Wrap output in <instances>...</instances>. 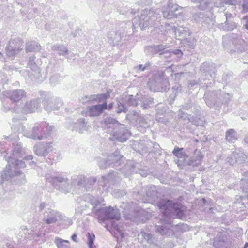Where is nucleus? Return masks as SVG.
Returning <instances> with one entry per match:
<instances>
[{
  "mask_svg": "<svg viewBox=\"0 0 248 248\" xmlns=\"http://www.w3.org/2000/svg\"><path fill=\"white\" fill-rule=\"evenodd\" d=\"M150 50L152 51L154 53H159V55H163L164 54H169V51L167 49L165 46L162 45L154 46L149 47Z\"/></svg>",
  "mask_w": 248,
  "mask_h": 248,
  "instance_id": "72a5a7b5",
  "label": "nucleus"
},
{
  "mask_svg": "<svg viewBox=\"0 0 248 248\" xmlns=\"http://www.w3.org/2000/svg\"><path fill=\"white\" fill-rule=\"evenodd\" d=\"M124 102L127 106H137L138 105V101L132 95H126L124 98Z\"/></svg>",
  "mask_w": 248,
  "mask_h": 248,
  "instance_id": "a19ab883",
  "label": "nucleus"
},
{
  "mask_svg": "<svg viewBox=\"0 0 248 248\" xmlns=\"http://www.w3.org/2000/svg\"><path fill=\"white\" fill-rule=\"evenodd\" d=\"M63 216L59 212L51 208H47L44 214L43 221L50 224L59 220H62Z\"/></svg>",
  "mask_w": 248,
  "mask_h": 248,
  "instance_id": "dca6fc26",
  "label": "nucleus"
},
{
  "mask_svg": "<svg viewBox=\"0 0 248 248\" xmlns=\"http://www.w3.org/2000/svg\"><path fill=\"white\" fill-rule=\"evenodd\" d=\"M41 49L40 44L34 41H29L26 44V50L27 52H37Z\"/></svg>",
  "mask_w": 248,
  "mask_h": 248,
  "instance_id": "7c9ffc66",
  "label": "nucleus"
},
{
  "mask_svg": "<svg viewBox=\"0 0 248 248\" xmlns=\"http://www.w3.org/2000/svg\"><path fill=\"white\" fill-rule=\"evenodd\" d=\"M52 142H39L33 147L34 152L39 156H46L52 151Z\"/></svg>",
  "mask_w": 248,
  "mask_h": 248,
  "instance_id": "6ab92c4d",
  "label": "nucleus"
},
{
  "mask_svg": "<svg viewBox=\"0 0 248 248\" xmlns=\"http://www.w3.org/2000/svg\"><path fill=\"white\" fill-rule=\"evenodd\" d=\"M92 210L94 217L100 221L114 219L118 220L120 218L119 210L111 206L102 207L98 209H95L94 207Z\"/></svg>",
  "mask_w": 248,
  "mask_h": 248,
  "instance_id": "6e6552de",
  "label": "nucleus"
},
{
  "mask_svg": "<svg viewBox=\"0 0 248 248\" xmlns=\"http://www.w3.org/2000/svg\"><path fill=\"white\" fill-rule=\"evenodd\" d=\"M89 125L83 118L79 119L74 124L72 130H75L80 133L88 131Z\"/></svg>",
  "mask_w": 248,
  "mask_h": 248,
  "instance_id": "bb28decb",
  "label": "nucleus"
},
{
  "mask_svg": "<svg viewBox=\"0 0 248 248\" xmlns=\"http://www.w3.org/2000/svg\"><path fill=\"white\" fill-rule=\"evenodd\" d=\"M9 77L6 76L3 72H0V98L2 95V91L5 90V85L9 83Z\"/></svg>",
  "mask_w": 248,
  "mask_h": 248,
  "instance_id": "473e14b6",
  "label": "nucleus"
},
{
  "mask_svg": "<svg viewBox=\"0 0 248 248\" xmlns=\"http://www.w3.org/2000/svg\"><path fill=\"white\" fill-rule=\"evenodd\" d=\"M15 175L17 177H13L11 182H15L19 185L25 184L26 182L25 175L18 170H16Z\"/></svg>",
  "mask_w": 248,
  "mask_h": 248,
  "instance_id": "2f4dec72",
  "label": "nucleus"
},
{
  "mask_svg": "<svg viewBox=\"0 0 248 248\" xmlns=\"http://www.w3.org/2000/svg\"><path fill=\"white\" fill-rule=\"evenodd\" d=\"M172 30L177 37H182V38L185 37L188 31L187 28L183 27L179 28H174V29H172Z\"/></svg>",
  "mask_w": 248,
  "mask_h": 248,
  "instance_id": "c03bdc74",
  "label": "nucleus"
},
{
  "mask_svg": "<svg viewBox=\"0 0 248 248\" xmlns=\"http://www.w3.org/2000/svg\"><path fill=\"white\" fill-rule=\"evenodd\" d=\"M132 114L133 115L132 119L135 120L139 130L141 132H144L145 129L148 128L150 126V120L149 116L139 114L135 111H133Z\"/></svg>",
  "mask_w": 248,
  "mask_h": 248,
  "instance_id": "2eb2a0df",
  "label": "nucleus"
},
{
  "mask_svg": "<svg viewBox=\"0 0 248 248\" xmlns=\"http://www.w3.org/2000/svg\"><path fill=\"white\" fill-rule=\"evenodd\" d=\"M5 159L7 161L8 164L1 172L0 175L1 184L5 181H11L13 177H16L15 173L17 169L24 168L26 166L25 162L22 160H15V161H14L13 158L11 157H8Z\"/></svg>",
  "mask_w": 248,
  "mask_h": 248,
  "instance_id": "423d86ee",
  "label": "nucleus"
},
{
  "mask_svg": "<svg viewBox=\"0 0 248 248\" xmlns=\"http://www.w3.org/2000/svg\"><path fill=\"white\" fill-rule=\"evenodd\" d=\"M133 196L134 199L142 203H151L153 204L157 199V192L151 187L142 188L140 191H137L135 189L133 192Z\"/></svg>",
  "mask_w": 248,
  "mask_h": 248,
  "instance_id": "9b49d317",
  "label": "nucleus"
},
{
  "mask_svg": "<svg viewBox=\"0 0 248 248\" xmlns=\"http://www.w3.org/2000/svg\"><path fill=\"white\" fill-rule=\"evenodd\" d=\"M224 24L223 29L226 31H232L236 28L237 26L236 23L234 22L229 23L227 21H226Z\"/></svg>",
  "mask_w": 248,
  "mask_h": 248,
  "instance_id": "09e8293b",
  "label": "nucleus"
},
{
  "mask_svg": "<svg viewBox=\"0 0 248 248\" xmlns=\"http://www.w3.org/2000/svg\"><path fill=\"white\" fill-rule=\"evenodd\" d=\"M105 108H107V102L102 104L93 105L88 107L87 114L90 116H98L102 113Z\"/></svg>",
  "mask_w": 248,
  "mask_h": 248,
  "instance_id": "393cba45",
  "label": "nucleus"
},
{
  "mask_svg": "<svg viewBox=\"0 0 248 248\" xmlns=\"http://www.w3.org/2000/svg\"><path fill=\"white\" fill-rule=\"evenodd\" d=\"M141 3L144 5H149L152 3V0H141Z\"/></svg>",
  "mask_w": 248,
  "mask_h": 248,
  "instance_id": "69168bd1",
  "label": "nucleus"
},
{
  "mask_svg": "<svg viewBox=\"0 0 248 248\" xmlns=\"http://www.w3.org/2000/svg\"><path fill=\"white\" fill-rule=\"evenodd\" d=\"M29 72V78L32 81L36 82H42L46 78V70H44L43 71L39 67L37 68H34Z\"/></svg>",
  "mask_w": 248,
  "mask_h": 248,
  "instance_id": "5701e85b",
  "label": "nucleus"
},
{
  "mask_svg": "<svg viewBox=\"0 0 248 248\" xmlns=\"http://www.w3.org/2000/svg\"><path fill=\"white\" fill-rule=\"evenodd\" d=\"M46 206V203L45 202H41L40 203L39 208L40 211L43 210Z\"/></svg>",
  "mask_w": 248,
  "mask_h": 248,
  "instance_id": "774afa93",
  "label": "nucleus"
},
{
  "mask_svg": "<svg viewBox=\"0 0 248 248\" xmlns=\"http://www.w3.org/2000/svg\"><path fill=\"white\" fill-rule=\"evenodd\" d=\"M244 158V155L242 153L233 152L230 156L227 158V161L230 165H233L238 162L242 161Z\"/></svg>",
  "mask_w": 248,
  "mask_h": 248,
  "instance_id": "c756f323",
  "label": "nucleus"
},
{
  "mask_svg": "<svg viewBox=\"0 0 248 248\" xmlns=\"http://www.w3.org/2000/svg\"><path fill=\"white\" fill-rule=\"evenodd\" d=\"M191 122L195 125L202 126L204 124V120L203 118L191 117Z\"/></svg>",
  "mask_w": 248,
  "mask_h": 248,
  "instance_id": "603ef678",
  "label": "nucleus"
},
{
  "mask_svg": "<svg viewBox=\"0 0 248 248\" xmlns=\"http://www.w3.org/2000/svg\"><path fill=\"white\" fill-rule=\"evenodd\" d=\"M127 111L128 108L125 104H123L120 102H117V109L116 110L117 113H120L121 112L126 113Z\"/></svg>",
  "mask_w": 248,
  "mask_h": 248,
  "instance_id": "3c124183",
  "label": "nucleus"
},
{
  "mask_svg": "<svg viewBox=\"0 0 248 248\" xmlns=\"http://www.w3.org/2000/svg\"><path fill=\"white\" fill-rule=\"evenodd\" d=\"M140 235L142 237H143L145 240H147V242L149 244L154 243V239L153 237V235L151 233H146L143 231H141L140 232Z\"/></svg>",
  "mask_w": 248,
  "mask_h": 248,
  "instance_id": "5fc2aeb1",
  "label": "nucleus"
},
{
  "mask_svg": "<svg viewBox=\"0 0 248 248\" xmlns=\"http://www.w3.org/2000/svg\"><path fill=\"white\" fill-rule=\"evenodd\" d=\"M119 176L116 172L113 171L108 173L107 176H102L99 179L98 182L102 185L103 187H109L110 185H113L117 181H119Z\"/></svg>",
  "mask_w": 248,
  "mask_h": 248,
  "instance_id": "412c9836",
  "label": "nucleus"
},
{
  "mask_svg": "<svg viewBox=\"0 0 248 248\" xmlns=\"http://www.w3.org/2000/svg\"><path fill=\"white\" fill-rule=\"evenodd\" d=\"M88 245L89 248H95L94 245V241L95 239V235L93 233H88Z\"/></svg>",
  "mask_w": 248,
  "mask_h": 248,
  "instance_id": "864d4df0",
  "label": "nucleus"
},
{
  "mask_svg": "<svg viewBox=\"0 0 248 248\" xmlns=\"http://www.w3.org/2000/svg\"><path fill=\"white\" fill-rule=\"evenodd\" d=\"M158 206L162 213V218L158 224L155 226L156 231L162 235L167 236L174 234L170 220V213L180 218L184 216L186 207L177 200H162L158 202Z\"/></svg>",
  "mask_w": 248,
  "mask_h": 248,
  "instance_id": "f257e3e1",
  "label": "nucleus"
},
{
  "mask_svg": "<svg viewBox=\"0 0 248 248\" xmlns=\"http://www.w3.org/2000/svg\"><path fill=\"white\" fill-rule=\"evenodd\" d=\"M51 49L54 51H57L59 55L65 56L69 52V50L64 46L60 44L53 45Z\"/></svg>",
  "mask_w": 248,
  "mask_h": 248,
  "instance_id": "f704fd0d",
  "label": "nucleus"
},
{
  "mask_svg": "<svg viewBox=\"0 0 248 248\" xmlns=\"http://www.w3.org/2000/svg\"><path fill=\"white\" fill-rule=\"evenodd\" d=\"M172 73L170 67L164 71H158L149 79V86L151 90L157 92H166L170 88V83L166 73Z\"/></svg>",
  "mask_w": 248,
  "mask_h": 248,
  "instance_id": "39448f33",
  "label": "nucleus"
},
{
  "mask_svg": "<svg viewBox=\"0 0 248 248\" xmlns=\"http://www.w3.org/2000/svg\"><path fill=\"white\" fill-rule=\"evenodd\" d=\"M140 101L142 102V105L143 108L146 109L153 103V98L151 97H142Z\"/></svg>",
  "mask_w": 248,
  "mask_h": 248,
  "instance_id": "de8ad7c7",
  "label": "nucleus"
},
{
  "mask_svg": "<svg viewBox=\"0 0 248 248\" xmlns=\"http://www.w3.org/2000/svg\"><path fill=\"white\" fill-rule=\"evenodd\" d=\"M233 37V33L223 36L222 44L224 48H229L232 46Z\"/></svg>",
  "mask_w": 248,
  "mask_h": 248,
  "instance_id": "4c0bfd02",
  "label": "nucleus"
},
{
  "mask_svg": "<svg viewBox=\"0 0 248 248\" xmlns=\"http://www.w3.org/2000/svg\"><path fill=\"white\" fill-rule=\"evenodd\" d=\"M179 9H182V7L177 4L173 3L171 0H169L166 9L162 11L163 16L165 18L168 19L177 18L178 15L181 13V12L176 13Z\"/></svg>",
  "mask_w": 248,
  "mask_h": 248,
  "instance_id": "f3484780",
  "label": "nucleus"
},
{
  "mask_svg": "<svg viewBox=\"0 0 248 248\" xmlns=\"http://www.w3.org/2000/svg\"><path fill=\"white\" fill-rule=\"evenodd\" d=\"M62 79V78L59 74H54L50 77L49 83L51 86H55L60 82Z\"/></svg>",
  "mask_w": 248,
  "mask_h": 248,
  "instance_id": "49530a36",
  "label": "nucleus"
},
{
  "mask_svg": "<svg viewBox=\"0 0 248 248\" xmlns=\"http://www.w3.org/2000/svg\"><path fill=\"white\" fill-rule=\"evenodd\" d=\"M54 129L53 126H49L47 123V127H45L46 133L47 134V137L49 135L50 133Z\"/></svg>",
  "mask_w": 248,
  "mask_h": 248,
  "instance_id": "052dcab7",
  "label": "nucleus"
},
{
  "mask_svg": "<svg viewBox=\"0 0 248 248\" xmlns=\"http://www.w3.org/2000/svg\"><path fill=\"white\" fill-rule=\"evenodd\" d=\"M226 139L229 142H234L236 140L235 132L232 129H230L226 132Z\"/></svg>",
  "mask_w": 248,
  "mask_h": 248,
  "instance_id": "a18cd8bd",
  "label": "nucleus"
},
{
  "mask_svg": "<svg viewBox=\"0 0 248 248\" xmlns=\"http://www.w3.org/2000/svg\"><path fill=\"white\" fill-rule=\"evenodd\" d=\"M173 93L176 95L177 94L181 92L182 90V87L180 85L177 84L174 85L172 88Z\"/></svg>",
  "mask_w": 248,
  "mask_h": 248,
  "instance_id": "bf43d9fd",
  "label": "nucleus"
},
{
  "mask_svg": "<svg viewBox=\"0 0 248 248\" xmlns=\"http://www.w3.org/2000/svg\"><path fill=\"white\" fill-rule=\"evenodd\" d=\"M213 246L216 248H227V242L226 237L219 233L214 239Z\"/></svg>",
  "mask_w": 248,
  "mask_h": 248,
  "instance_id": "cd10ccee",
  "label": "nucleus"
},
{
  "mask_svg": "<svg viewBox=\"0 0 248 248\" xmlns=\"http://www.w3.org/2000/svg\"><path fill=\"white\" fill-rule=\"evenodd\" d=\"M203 14H202L201 12L199 13H195L194 15H193V18L194 20L197 22L200 21V18H202L201 16Z\"/></svg>",
  "mask_w": 248,
  "mask_h": 248,
  "instance_id": "680f3d73",
  "label": "nucleus"
},
{
  "mask_svg": "<svg viewBox=\"0 0 248 248\" xmlns=\"http://www.w3.org/2000/svg\"><path fill=\"white\" fill-rule=\"evenodd\" d=\"M192 2L196 4V7L202 10L205 9L209 4L207 0H192Z\"/></svg>",
  "mask_w": 248,
  "mask_h": 248,
  "instance_id": "37998d69",
  "label": "nucleus"
},
{
  "mask_svg": "<svg viewBox=\"0 0 248 248\" xmlns=\"http://www.w3.org/2000/svg\"><path fill=\"white\" fill-rule=\"evenodd\" d=\"M200 70L205 78L209 80L214 81L216 75V66L212 62H205L202 63L200 67Z\"/></svg>",
  "mask_w": 248,
  "mask_h": 248,
  "instance_id": "a211bd4d",
  "label": "nucleus"
},
{
  "mask_svg": "<svg viewBox=\"0 0 248 248\" xmlns=\"http://www.w3.org/2000/svg\"><path fill=\"white\" fill-rule=\"evenodd\" d=\"M230 94L222 92L220 90L216 91H206L204 93L206 104L210 107H213L215 104L227 103L229 100Z\"/></svg>",
  "mask_w": 248,
  "mask_h": 248,
  "instance_id": "0eeeda50",
  "label": "nucleus"
},
{
  "mask_svg": "<svg viewBox=\"0 0 248 248\" xmlns=\"http://www.w3.org/2000/svg\"><path fill=\"white\" fill-rule=\"evenodd\" d=\"M122 157V155L120 154V151L116 150L113 154L108 156L106 160H100L98 164L100 167L102 169L110 166L112 167H117L120 164L121 159Z\"/></svg>",
  "mask_w": 248,
  "mask_h": 248,
  "instance_id": "ddd939ff",
  "label": "nucleus"
},
{
  "mask_svg": "<svg viewBox=\"0 0 248 248\" xmlns=\"http://www.w3.org/2000/svg\"><path fill=\"white\" fill-rule=\"evenodd\" d=\"M28 231L25 226H22L21 228V231L19 232V234L17 235V238L21 240L22 238L25 239L26 238H30L29 236H27L26 232Z\"/></svg>",
  "mask_w": 248,
  "mask_h": 248,
  "instance_id": "6e6d98bb",
  "label": "nucleus"
},
{
  "mask_svg": "<svg viewBox=\"0 0 248 248\" xmlns=\"http://www.w3.org/2000/svg\"><path fill=\"white\" fill-rule=\"evenodd\" d=\"M87 198H88V202L92 205H94L93 207H94L95 209L96 206L102 204L104 202V199L102 198H96L89 194L87 196Z\"/></svg>",
  "mask_w": 248,
  "mask_h": 248,
  "instance_id": "79ce46f5",
  "label": "nucleus"
},
{
  "mask_svg": "<svg viewBox=\"0 0 248 248\" xmlns=\"http://www.w3.org/2000/svg\"><path fill=\"white\" fill-rule=\"evenodd\" d=\"M159 18H160V15L156 11L148 10L146 8L141 10L140 12H138L137 15L133 18L132 22L134 28L139 27L143 30L148 26H154L156 23L155 22Z\"/></svg>",
  "mask_w": 248,
  "mask_h": 248,
  "instance_id": "20e7f679",
  "label": "nucleus"
},
{
  "mask_svg": "<svg viewBox=\"0 0 248 248\" xmlns=\"http://www.w3.org/2000/svg\"><path fill=\"white\" fill-rule=\"evenodd\" d=\"M109 97V93H102L90 96L89 101H95L96 102H106V100Z\"/></svg>",
  "mask_w": 248,
  "mask_h": 248,
  "instance_id": "c9c22d12",
  "label": "nucleus"
},
{
  "mask_svg": "<svg viewBox=\"0 0 248 248\" xmlns=\"http://www.w3.org/2000/svg\"><path fill=\"white\" fill-rule=\"evenodd\" d=\"M134 69L137 71H144L145 70L144 66L142 64H140L137 66L135 67Z\"/></svg>",
  "mask_w": 248,
  "mask_h": 248,
  "instance_id": "0e129e2a",
  "label": "nucleus"
},
{
  "mask_svg": "<svg viewBox=\"0 0 248 248\" xmlns=\"http://www.w3.org/2000/svg\"><path fill=\"white\" fill-rule=\"evenodd\" d=\"M103 124L106 132L111 135L109 137L110 140L124 142L128 139L129 135L128 130L116 119L107 117L104 119Z\"/></svg>",
  "mask_w": 248,
  "mask_h": 248,
  "instance_id": "7ed1b4c3",
  "label": "nucleus"
},
{
  "mask_svg": "<svg viewBox=\"0 0 248 248\" xmlns=\"http://www.w3.org/2000/svg\"><path fill=\"white\" fill-rule=\"evenodd\" d=\"M24 47V42L19 38L11 39L8 46L6 47V51L7 56L14 57L18 54Z\"/></svg>",
  "mask_w": 248,
  "mask_h": 248,
  "instance_id": "f8f14e48",
  "label": "nucleus"
},
{
  "mask_svg": "<svg viewBox=\"0 0 248 248\" xmlns=\"http://www.w3.org/2000/svg\"><path fill=\"white\" fill-rule=\"evenodd\" d=\"M40 103L38 99L28 100L22 108V111L25 113L34 112L39 107Z\"/></svg>",
  "mask_w": 248,
  "mask_h": 248,
  "instance_id": "b1692460",
  "label": "nucleus"
},
{
  "mask_svg": "<svg viewBox=\"0 0 248 248\" xmlns=\"http://www.w3.org/2000/svg\"><path fill=\"white\" fill-rule=\"evenodd\" d=\"M35 57L34 56H31L29 58L28 66L30 68L31 70L34 68L36 69L37 67H38L35 62Z\"/></svg>",
  "mask_w": 248,
  "mask_h": 248,
  "instance_id": "13d9d810",
  "label": "nucleus"
},
{
  "mask_svg": "<svg viewBox=\"0 0 248 248\" xmlns=\"http://www.w3.org/2000/svg\"><path fill=\"white\" fill-rule=\"evenodd\" d=\"M47 123L46 122L37 123L34 124L31 130L28 131L23 128L22 133L28 138L34 140H41L47 138V134L45 131V127H47Z\"/></svg>",
  "mask_w": 248,
  "mask_h": 248,
  "instance_id": "9d476101",
  "label": "nucleus"
},
{
  "mask_svg": "<svg viewBox=\"0 0 248 248\" xmlns=\"http://www.w3.org/2000/svg\"><path fill=\"white\" fill-rule=\"evenodd\" d=\"M233 38L232 40V45L235 49L240 52L245 51L246 43L244 39L239 35L233 34Z\"/></svg>",
  "mask_w": 248,
  "mask_h": 248,
  "instance_id": "a878e982",
  "label": "nucleus"
},
{
  "mask_svg": "<svg viewBox=\"0 0 248 248\" xmlns=\"http://www.w3.org/2000/svg\"><path fill=\"white\" fill-rule=\"evenodd\" d=\"M242 7L243 11L245 12H248V0H243V3L242 4Z\"/></svg>",
  "mask_w": 248,
  "mask_h": 248,
  "instance_id": "e2e57ef3",
  "label": "nucleus"
},
{
  "mask_svg": "<svg viewBox=\"0 0 248 248\" xmlns=\"http://www.w3.org/2000/svg\"><path fill=\"white\" fill-rule=\"evenodd\" d=\"M130 166H131V168H130L129 171L128 173H126V175H129L132 173H136L140 174L142 176L145 177L147 175V172L143 171V170H136V168H138L140 165L139 164H134L130 163Z\"/></svg>",
  "mask_w": 248,
  "mask_h": 248,
  "instance_id": "e433bc0d",
  "label": "nucleus"
},
{
  "mask_svg": "<svg viewBox=\"0 0 248 248\" xmlns=\"http://www.w3.org/2000/svg\"><path fill=\"white\" fill-rule=\"evenodd\" d=\"M27 93L23 89L11 90L9 91H2L0 99L6 97L11 101L16 103L20 100L26 97Z\"/></svg>",
  "mask_w": 248,
  "mask_h": 248,
  "instance_id": "4468645a",
  "label": "nucleus"
},
{
  "mask_svg": "<svg viewBox=\"0 0 248 248\" xmlns=\"http://www.w3.org/2000/svg\"><path fill=\"white\" fill-rule=\"evenodd\" d=\"M2 109L5 112L11 111L13 112L17 111V107L16 104L11 101L8 98H6L2 101Z\"/></svg>",
  "mask_w": 248,
  "mask_h": 248,
  "instance_id": "c85d7f7f",
  "label": "nucleus"
},
{
  "mask_svg": "<svg viewBox=\"0 0 248 248\" xmlns=\"http://www.w3.org/2000/svg\"><path fill=\"white\" fill-rule=\"evenodd\" d=\"M224 2L226 4L231 5H235L236 2V0H228L224 1Z\"/></svg>",
  "mask_w": 248,
  "mask_h": 248,
  "instance_id": "338daca9",
  "label": "nucleus"
},
{
  "mask_svg": "<svg viewBox=\"0 0 248 248\" xmlns=\"http://www.w3.org/2000/svg\"><path fill=\"white\" fill-rule=\"evenodd\" d=\"M179 116V118L184 121H187L188 122H191V117H189V115L182 110H180L179 111V113L178 114Z\"/></svg>",
  "mask_w": 248,
  "mask_h": 248,
  "instance_id": "4d7b16f0",
  "label": "nucleus"
},
{
  "mask_svg": "<svg viewBox=\"0 0 248 248\" xmlns=\"http://www.w3.org/2000/svg\"><path fill=\"white\" fill-rule=\"evenodd\" d=\"M46 181L51 183L56 189L64 193L70 192L73 186L76 184L86 189L90 188L97 180L94 177L87 178L83 174L75 175L72 177V182L70 184L68 178L65 175L56 173L46 174Z\"/></svg>",
  "mask_w": 248,
  "mask_h": 248,
  "instance_id": "f03ea898",
  "label": "nucleus"
},
{
  "mask_svg": "<svg viewBox=\"0 0 248 248\" xmlns=\"http://www.w3.org/2000/svg\"><path fill=\"white\" fill-rule=\"evenodd\" d=\"M0 149L2 151V153H0V155L4 152L6 153L7 155L5 156V158H7L8 157H12L13 158L14 161H15V160H19V158L21 157V155L23 154L24 153L22 146L19 143H17L14 149L12 150V156L8 155L9 152L8 150L5 149V147L4 145V142L3 141L0 142Z\"/></svg>",
  "mask_w": 248,
  "mask_h": 248,
  "instance_id": "aec40b11",
  "label": "nucleus"
},
{
  "mask_svg": "<svg viewBox=\"0 0 248 248\" xmlns=\"http://www.w3.org/2000/svg\"><path fill=\"white\" fill-rule=\"evenodd\" d=\"M203 158L201 153L198 152L197 153L195 154L194 155L191 159V162L194 165H197L200 163L201 160Z\"/></svg>",
  "mask_w": 248,
  "mask_h": 248,
  "instance_id": "8fccbe9b",
  "label": "nucleus"
},
{
  "mask_svg": "<svg viewBox=\"0 0 248 248\" xmlns=\"http://www.w3.org/2000/svg\"><path fill=\"white\" fill-rule=\"evenodd\" d=\"M54 243L58 248H70V244L69 241L63 240L59 237L55 238Z\"/></svg>",
  "mask_w": 248,
  "mask_h": 248,
  "instance_id": "ea45409f",
  "label": "nucleus"
},
{
  "mask_svg": "<svg viewBox=\"0 0 248 248\" xmlns=\"http://www.w3.org/2000/svg\"><path fill=\"white\" fill-rule=\"evenodd\" d=\"M172 153L178 158L182 159L183 160L187 158V155L183 148L175 147L172 151Z\"/></svg>",
  "mask_w": 248,
  "mask_h": 248,
  "instance_id": "58836bf2",
  "label": "nucleus"
},
{
  "mask_svg": "<svg viewBox=\"0 0 248 248\" xmlns=\"http://www.w3.org/2000/svg\"><path fill=\"white\" fill-rule=\"evenodd\" d=\"M39 94L43 99L44 108L48 112L59 110L63 105L61 99L52 96L49 93L40 91Z\"/></svg>",
  "mask_w": 248,
  "mask_h": 248,
  "instance_id": "1a4fd4ad",
  "label": "nucleus"
},
{
  "mask_svg": "<svg viewBox=\"0 0 248 248\" xmlns=\"http://www.w3.org/2000/svg\"><path fill=\"white\" fill-rule=\"evenodd\" d=\"M124 33V30L122 28L109 31L108 34V42L113 45H118L121 41Z\"/></svg>",
  "mask_w": 248,
  "mask_h": 248,
  "instance_id": "4be33fe9",
  "label": "nucleus"
}]
</instances>
